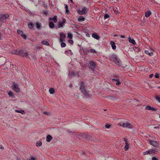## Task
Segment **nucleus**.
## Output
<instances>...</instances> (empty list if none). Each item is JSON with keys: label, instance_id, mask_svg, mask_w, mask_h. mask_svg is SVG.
Segmentation results:
<instances>
[{"label": "nucleus", "instance_id": "1", "mask_svg": "<svg viewBox=\"0 0 160 160\" xmlns=\"http://www.w3.org/2000/svg\"><path fill=\"white\" fill-rule=\"evenodd\" d=\"M118 125L123 128H128V129H132L133 127L132 124L128 122H121Z\"/></svg>", "mask_w": 160, "mask_h": 160}, {"label": "nucleus", "instance_id": "2", "mask_svg": "<svg viewBox=\"0 0 160 160\" xmlns=\"http://www.w3.org/2000/svg\"><path fill=\"white\" fill-rule=\"evenodd\" d=\"M80 90L83 93L85 97L86 98H88L89 97V94L86 91V89L84 86L83 83L82 82H81L80 83Z\"/></svg>", "mask_w": 160, "mask_h": 160}, {"label": "nucleus", "instance_id": "3", "mask_svg": "<svg viewBox=\"0 0 160 160\" xmlns=\"http://www.w3.org/2000/svg\"><path fill=\"white\" fill-rule=\"evenodd\" d=\"M112 60L115 64L119 67L121 66V61L115 55H112Z\"/></svg>", "mask_w": 160, "mask_h": 160}, {"label": "nucleus", "instance_id": "4", "mask_svg": "<svg viewBox=\"0 0 160 160\" xmlns=\"http://www.w3.org/2000/svg\"><path fill=\"white\" fill-rule=\"evenodd\" d=\"M12 89L15 92H20V89L18 88V85L13 82L12 85Z\"/></svg>", "mask_w": 160, "mask_h": 160}, {"label": "nucleus", "instance_id": "5", "mask_svg": "<svg viewBox=\"0 0 160 160\" xmlns=\"http://www.w3.org/2000/svg\"><path fill=\"white\" fill-rule=\"evenodd\" d=\"M156 151V149H151L148 151H146L143 153V155H144L148 154H151L152 153H154Z\"/></svg>", "mask_w": 160, "mask_h": 160}, {"label": "nucleus", "instance_id": "6", "mask_svg": "<svg viewBox=\"0 0 160 160\" xmlns=\"http://www.w3.org/2000/svg\"><path fill=\"white\" fill-rule=\"evenodd\" d=\"M88 11V9L86 7H83L81 10H79V13L80 14H86Z\"/></svg>", "mask_w": 160, "mask_h": 160}, {"label": "nucleus", "instance_id": "7", "mask_svg": "<svg viewBox=\"0 0 160 160\" xmlns=\"http://www.w3.org/2000/svg\"><path fill=\"white\" fill-rule=\"evenodd\" d=\"M149 143L155 147H157L159 145L158 142L156 141H154L153 140H149Z\"/></svg>", "mask_w": 160, "mask_h": 160}, {"label": "nucleus", "instance_id": "8", "mask_svg": "<svg viewBox=\"0 0 160 160\" xmlns=\"http://www.w3.org/2000/svg\"><path fill=\"white\" fill-rule=\"evenodd\" d=\"M65 22V19H63V22H59L58 25V28H63L64 26Z\"/></svg>", "mask_w": 160, "mask_h": 160}, {"label": "nucleus", "instance_id": "9", "mask_svg": "<svg viewBox=\"0 0 160 160\" xmlns=\"http://www.w3.org/2000/svg\"><path fill=\"white\" fill-rule=\"evenodd\" d=\"M124 141L125 142V146L124 147V149L125 151L127 150L129 148V144L128 142V141L126 138H124Z\"/></svg>", "mask_w": 160, "mask_h": 160}, {"label": "nucleus", "instance_id": "10", "mask_svg": "<svg viewBox=\"0 0 160 160\" xmlns=\"http://www.w3.org/2000/svg\"><path fill=\"white\" fill-rule=\"evenodd\" d=\"M22 52L21 50H14L12 51V53L13 54H15L17 55H20V53Z\"/></svg>", "mask_w": 160, "mask_h": 160}, {"label": "nucleus", "instance_id": "11", "mask_svg": "<svg viewBox=\"0 0 160 160\" xmlns=\"http://www.w3.org/2000/svg\"><path fill=\"white\" fill-rule=\"evenodd\" d=\"M112 82L115 83L116 85H119L121 84V82L120 81L119 79H118L113 78L112 79Z\"/></svg>", "mask_w": 160, "mask_h": 160}, {"label": "nucleus", "instance_id": "12", "mask_svg": "<svg viewBox=\"0 0 160 160\" xmlns=\"http://www.w3.org/2000/svg\"><path fill=\"white\" fill-rule=\"evenodd\" d=\"M145 109L146 110H151L152 111H156L157 109L154 107H152L149 106H147L145 107Z\"/></svg>", "mask_w": 160, "mask_h": 160}, {"label": "nucleus", "instance_id": "13", "mask_svg": "<svg viewBox=\"0 0 160 160\" xmlns=\"http://www.w3.org/2000/svg\"><path fill=\"white\" fill-rule=\"evenodd\" d=\"M22 52L20 53V55H22L23 57H26L28 55V53L26 50H21Z\"/></svg>", "mask_w": 160, "mask_h": 160}, {"label": "nucleus", "instance_id": "14", "mask_svg": "<svg viewBox=\"0 0 160 160\" xmlns=\"http://www.w3.org/2000/svg\"><path fill=\"white\" fill-rule=\"evenodd\" d=\"M9 16L8 14H2L0 16V17L2 19H5L7 18Z\"/></svg>", "mask_w": 160, "mask_h": 160}, {"label": "nucleus", "instance_id": "15", "mask_svg": "<svg viewBox=\"0 0 160 160\" xmlns=\"http://www.w3.org/2000/svg\"><path fill=\"white\" fill-rule=\"evenodd\" d=\"M128 41L132 43L133 45L136 44V42L135 40L131 37H129L128 38Z\"/></svg>", "mask_w": 160, "mask_h": 160}, {"label": "nucleus", "instance_id": "16", "mask_svg": "<svg viewBox=\"0 0 160 160\" xmlns=\"http://www.w3.org/2000/svg\"><path fill=\"white\" fill-rule=\"evenodd\" d=\"M92 36L93 38L97 40H99V36L96 33H93Z\"/></svg>", "mask_w": 160, "mask_h": 160}, {"label": "nucleus", "instance_id": "17", "mask_svg": "<svg viewBox=\"0 0 160 160\" xmlns=\"http://www.w3.org/2000/svg\"><path fill=\"white\" fill-rule=\"evenodd\" d=\"M110 44L111 45L112 49L114 50L116 48V46L115 42L113 41H111L110 42Z\"/></svg>", "mask_w": 160, "mask_h": 160}, {"label": "nucleus", "instance_id": "18", "mask_svg": "<svg viewBox=\"0 0 160 160\" xmlns=\"http://www.w3.org/2000/svg\"><path fill=\"white\" fill-rule=\"evenodd\" d=\"M77 74L78 73L77 72H70L69 74V76L70 77H72L73 76H75L76 75H77Z\"/></svg>", "mask_w": 160, "mask_h": 160}, {"label": "nucleus", "instance_id": "19", "mask_svg": "<svg viewBox=\"0 0 160 160\" xmlns=\"http://www.w3.org/2000/svg\"><path fill=\"white\" fill-rule=\"evenodd\" d=\"M34 26V24L32 22H30L28 24V26L29 28L31 29H32Z\"/></svg>", "mask_w": 160, "mask_h": 160}, {"label": "nucleus", "instance_id": "20", "mask_svg": "<svg viewBox=\"0 0 160 160\" xmlns=\"http://www.w3.org/2000/svg\"><path fill=\"white\" fill-rule=\"evenodd\" d=\"M52 139V137L50 135H48L46 138V141L47 142H50Z\"/></svg>", "mask_w": 160, "mask_h": 160}, {"label": "nucleus", "instance_id": "21", "mask_svg": "<svg viewBox=\"0 0 160 160\" xmlns=\"http://www.w3.org/2000/svg\"><path fill=\"white\" fill-rule=\"evenodd\" d=\"M49 20H53L55 22H57V16L56 15L54 16L53 18H50L49 19Z\"/></svg>", "mask_w": 160, "mask_h": 160}, {"label": "nucleus", "instance_id": "22", "mask_svg": "<svg viewBox=\"0 0 160 160\" xmlns=\"http://www.w3.org/2000/svg\"><path fill=\"white\" fill-rule=\"evenodd\" d=\"M55 26L54 24L52 22H50L49 23V27L51 28H53Z\"/></svg>", "mask_w": 160, "mask_h": 160}, {"label": "nucleus", "instance_id": "23", "mask_svg": "<svg viewBox=\"0 0 160 160\" xmlns=\"http://www.w3.org/2000/svg\"><path fill=\"white\" fill-rule=\"evenodd\" d=\"M60 36L61 38H62L64 39L66 37L65 34L62 32H61L60 34Z\"/></svg>", "mask_w": 160, "mask_h": 160}, {"label": "nucleus", "instance_id": "24", "mask_svg": "<svg viewBox=\"0 0 160 160\" xmlns=\"http://www.w3.org/2000/svg\"><path fill=\"white\" fill-rule=\"evenodd\" d=\"M89 64L91 66L93 67V68H95L96 67V64L93 61L90 62Z\"/></svg>", "mask_w": 160, "mask_h": 160}, {"label": "nucleus", "instance_id": "25", "mask_svg": "<svg viewBox=\"0 0 160 160\" xmlns=\"http://www.w3.org/2000/svg\"><path fill=\"white\" fill-rule=\"evenodd\" d=\"M15 112H16L20 113L22 114H24L25 113V112L23 110H21L19 111V110H15Z\"/></svg>", "mask_w": 160, "mask_h": 160}, {"label": "nucleus", "instance_id": "26", "mask_svg": "<svg viewBox=\"0 0 160 160\" xmlns=\"http://www.w3.org/2000/svg\"><path fill=\"white\" fill-rule=\"evenodd\" d=\"M151 14V12L150 11H148L147 12L145 13V16L148 18V17Z\"/></svg>", "mask_w": 160, "mask_h": 160}, {"label": "nucleus", "instance_id": "27", "mask_svg": "<svg viewBox=\"0 0 160 160\" xmlns=\"http://www.w3.org/2000/svg\"><path fill=\"white\" fill-rule=\"evenodd\" d=\"M41 26V23L38 22H37L36 23V27L38 29H39L40 28Z\"/></svg>", "mask_w": 160, "mask_h": 160}, {"label": "nucleus", "instance_id": "28", "mask_svg": "<svg viewBox=\"0 0 160 160\" xmlns=\"http://www.w3.org/2000/svg\"><path fill=\"white\" fill-rule=\"evenodd\" d=\"M55 91L53 88H50L49 89V92L51 94H53L54 93Z\"/></svg>", "mask_w": 160, "mask_h": 160}, {"label": "nucleus", "instance_id": "29", "mask_svg": "<svg viewBox=\"0 0 160 160\" xmlns=\"http://www.w3.org/2000/svg\"><path fill=\"white\" fill-rule=\"evenodd\" d=\"M42 143L41 141H38L36 143V146L37 147H39L42 145Z\"/></svg>", "mask_w": 160, "mask_h": 160}, {"label": "nucleus", "instance_id": "30", "mask_svg": "<svg viewBox=\"0 0 160 160\" xmlns=\"http://www.w3.org/2000/svg\"><path fill=\"white\" fill-rule=\"evenodd\" d=\"M17 32L19 34H20L21 35L23 34V31L20 29L18 30Z\"/></svg>", "mask_w": 160, "mask_h": 160}, {"label": "nucleus", "instance_id": "31", "mask_svg": "<svg viewBox=\"0 0 160 160\" xmlns=\"http://www.w3.org/2000/svg\"><path fill=\"white\" fill-rule=\"evenodd\" d=\"M68 38L70 39H72V34L70 32H68Z\"/></svg>", "mask_w": 160, "mask_h": 160}, {"label": "nucleus", "instance_id": "32", "mask_svg": "<svg viewBox=\"0 0 160 160\" xmlns=\"http://www.w3.org/2000/svg\"><path fill=\"white\" fill-rule=\"evenodd\" d=\"M85 18L82 17H81L79 18L78 19V20L79 21H83L85 20Z\"/></svg>", "mask_w": 160, "mask_h": 160}, {"label": "nucleus", "instance_id": "33", "mask_svg": "<svg viewBox=\"0 0 160 160\" xmlns=\"http://www.w3.org/2000/svg\"><path fill=\"white\" fill-rule=\"evenodd\" d=\"M65 8H66V13H68L69 12V10L68 9V7L67 5L65 4Z\"/></svg>", "mask_w": 160, "mask_h": 160}, {"label": "nucleus", "instance_id": "34", "mask_svg": "<svg viewBox=\"0 0 160 160\" xmlns=\"http://www.w3.org/2000/svg\"><path fill=\"white\" fill-rule=\"evenodd\" d=\"M155 99L157 100L158 102L160 103V97L158 96H156L155 97Z\"/></svg>", "mask_w": 160, "mask_h": 160}, {"label": "nucleus", "instance_id": "35", "mask_svg": "<svg viewBox=\"0 0 160 160\" xmlns=\"http://www.w3.org/2000/svg\"><path fill=\"white\" fill-rule=\"evenodd\" d=\"M43 113L44 114L48 116L50 115V112H47L46 111H43Z\"/></svg>", "mask_w": 160, "mask_h": 160}, {"label": "nucleus", "instance_id": "36", "mask_svg": "<svg viewBox=\"0 0 160 160\" xmlns=\"http://www.w3.org/2000/svg\"><path fill=\"white\" fill-rule=\"evenodd\" d=\"M29 160H37V158L35 157L31 156Z\"/></svg>", "mask_w": 160, "mask_h": 160}, {"label": "nucleus", "instance_id": "37", "mask_svg": "<svg viewBox=\"0 0 160 160\" xmlns=\"http://www.w3.org/2000/svg\"><path fill=\"white\" fill-rule=\"evenodd\" d=\"M8 95L10 96L13 97V94L12 92L10 91H9L8 93Z\"/></svg>", "mask_w": 160, "mask_h": 160}, {"label": "nucleus", "instance_id": "38", "mask_svg": "<svg viewBox=\"0 0 160 160\" xmlns=\"http://www.w3.org/2000/svg\"><path fill=\"white\" fill-rule=\"evenodd\" d=\"M42 43L43 44H45L47 46L49 45V43L47 42L46 41H44L42 42Z\"/></svg>", "mask_w": 160, "mask_h": 160}, {"label": "nucleus", "instance_id": "39", "mask_svg": "<svg viewBox=\"0 0 160 160\" xmlns=\"http://www.w3.org/2000/svg\"><path fill=\"white\" fill-rule=\"evenodd\" d=\"M109 15L108 14H106L104 16V19H106V18H109Z\"/></svg>", "mask_w": 160, "mask_h": 160}, {"label": "nucleus", "instance_id": "40", "mask_svg": "<svg viewBox=\"0 0 160 160\" xmlns=\"http://www.w3.org/2000/svg\"><path fill=\"white\" fill-rule=\"evenodd\" d=\"M155 77L156 78H159V74L158 73H156L155 74Z\"/></svg>", "mask_w": 160, "mask_h": 160}, {"label": "nucleus", "instance_id": "41", "mask_svg": "<svg viewBox=\"0 0 160 160\" xmlns=\"http://www.w3.org/2000/svg\"><path fill=\"white\" fill-rule=\"evenodd\" d=\"M21 36L24 39H26L27 37L25 35L22 34Z\"/></svg>", "mask_w": 160, "mask_h": 160}, {"label": "nucleus", "instance_id": "42", "mask_svg": "<svg viewBox=\"0 0 160 160\" xmlns=\"http://www.w3.org/2000/svg\"><path fill=\"white\" fill-rule=\"evenodd\" d=\"M66 44L64 42H62L61 44V46L62 47H64L66 46Z\"/></svg>", "mask_w": 160, "mask_h": 160}, {"label": "nucleus", "instance_id": "43", "mask_svg": "<svg viewBox=\"0 0 160 160\" xmlns=\"http://www.w3.org/2000/svg\"><path fill=\"white\" fill-rule=\"evenodd\" d=\"M110 125L109 124H107L105 126V127L106 128H109L110 127Z\"/></svg>", "mask_w": 160, "mask_h": 160}, {"label": "nucleus", "instance_id": "44", "mask_svg": "<svg viewBox=\"0 0 160 160\" xmlns=\"http://www.w3.org/2000/svg\"><path fill=\"white\" fill-rule=\"evenodd\" d=\"M160 128V124H159L158 125V126L154 127V128L155 129H159Z\"/></svg>", "mask_w": 160, "mask_h": 160}, {"label": "nucleus", "instance_id": "45", "mask_svg": "<svg viewBox=\"0 0 160 160\" xmlns=\"http://www.w3.org/2000/svg\"><path fill=\"white\" fill-rule=\"evenodd\" d=\"M68 42L69 43H70L71 44H72L73 43V41L72 40H69L68 41Z\"/></svg>", "mask_w": 160, "mask_h": 160}, {"label": "nucleus", "instance_id": "46", "mask_svg": "<svg viewBox=\"0 0 160 160\" xmlns=\"http://www.w3.org/2000/svg\"><path fill=\"white\" fill-rule=\"evenodd\" d=\"M90 51L91 52H96V51L94 50V49H91L90 50Z\"/></svg>", "mask_w": 160, "mask_h": 160}, {"label": "nucleus", "instance_id": "47", "mask_svg": "<svg viewBox=\"0 0 160 160\" xmlns=\"http://www.w3.org/2000/svg\"><path fill=\"white\" fill-rule=\"evenodd\" d=\"M64 39H63L62 38H60L59 39V41L60 42H62L63 41H64Z\"/></svg>", "mask_w": 160, "mask_h": 160}, {"label": "nucleus", "instance_id": "48", "mask_svg": "<svg viewBox=\"0 0 160 160\" xmlns=\"http://www.w3.org/2000/svg\"><path fill=\"white\" fill-rule=\"evenodd\" d=\"M152 160H158L155 157H153L152 158Z\"/></svg>", "mask_w": 160, "mask_h": 160}, {"label": "nucleus", "instance_id": "49", "mask_svg": "<svg viewBox=\"0 0 160 160\" xmlns=\"http://www.w3.org/2000/svg\"><path fill=\"white\" fill-rule=\"evenodd\" d=\"M148 54L150 56H151L153 55V53L152 52H149Z\"/></svg>", "mask_w": 160, "mask_h": 160}, {"label": "nucleus", "instance_id": "50", "mask_svg": "<svg viewBox=\"0 0 160 160\" xmlns=\"http://www.w3.org/2000/svg\"><path fill=\"white\" fill-rule=\"evenodd\" d=\"M145 53L148 54L149 53V51L148 50H145Z\"/></svg>", "mask_w": 160, "mask_h": 160}, {"label": "nucleus", "instance_id": "51", "mask_svg": "<svg viewBox=\"0 0 160 160\" xmlns=\"http://www.w3.org/2000/svg\"><path fill=\"white\" fill-rule=\"evenodd\" d=\"M154 76V74H151L149 75V77L151 78H152Z\"/></svg>", "mask_w": 160, "mask_h": 160}, {"label": "nucleus", "instance_id": "52", "mask_svg": "<svg viewBox=\"0 0 160 160\" xmlns=\"http://www.w3.org/2000/svg\"><path fill=\"white\" fill-rule=\"evenodd\" d=\"M0 149H4V148L2 147V145H0Z\"/></svg>", "mask_w": 160, "mask_h": 160}, {"label": "nucleus", "instance_id": "53", "mask_svg": "<svg viewBox=\"0 0 160 160\" xmlns=\"http://www.w3.org/2000/svg\"><path fill=\"white\" fill-rule=\"evenodd\" d=\"M120 37L122 38H124L125 37V36L124 35H121Z\"/></svg>", "mask_w": 160, "mask_h": 160}, {"label": "nucleus", "instance_id": "54", "mask_svg": "<svg viewBox=\"0 0 160 160\" xmlns=\"http://www.w3.org/2000/svg\"><path fill=\"white\" fill-rule=\"evenodd\" d=\"M152 139H154V140H155L156 139V138L155 137H152Z\"/></svg>", "mask_w": 160, "mask_h": 160}, {"label": "nucleus", "instance_id": "55", "mask_svg": "<svg viewBox=\"0 0 160 160\" xmlns=\"http://www.w3.org/2000/svg\"><path fill=\"white\" fill-rule=\"evenodd\" d=\"M1 38H2V36H1V33L0 32V39H1Z\"/></svg>", "mask_w": 160, "mask_h": 160}, {"label": "nucleus", "instance_id": "56", "mask_svg": "<svg viewBox=\"0 0 160 160\" xmlns=\"http://www.w3.org/2000/svg\"><path fill=\"white\" fill-rule=\"evenodd\" d=\"M146 68H147V69H148V66H146Z\"/></svg>", "mask_w": 160, "mask_h": 160}, {"label": "nucleus", "instance_id": "57", "mask_svg": "<svg viewBox=\"0 0 160 160\" xmlns=\"http://www.w3.org/2000/svg\"><path fill=\"white\" fill-rule=\"evenodd\" d=\"M117 36V35H114V37H116V36Z\"/></svg>", "mask_w": 160, "mask_h": 160}, {"label": "nucleus", "instance_id": "58", "mask_svg": "<svg viewBox=\"0 0 160 160\" xmlns=\"http://www.w3.org/2000/svg\"><path fill=\"white\" fill-rule=\"evenodd\" d=\"M114 12H115L116 13H118V12H117H117H116V11H114Z\"/></svg>", "mask_w": 160, "mask_h": 160}, {"label": "nucleus", "instance_id": "59", "mask_svg": "<svg viewBox=\"0 0 160 160\" xmlns=\"http://www.w3.org/2000/svg\"><path fill=\"white\" fill-rule=\"evenodd\" d=\"M70 0L71 1L72 3V0Z\"/></svg>", "mask_w": 160, "mask_h": 160}, {"label": "nucleus", "instance_id": "60", "mask_svg": "<svg viewBox=\"0 0 160 160\" xmlns=\"http://www.w3.org/2000/svg\"><path fill=\"white\" fill-rule=\"evenodd\" d=\"M158 88L160 89V87H158Z\"/></svg>", "mask_w": 160, "mask_h": 160}, {"label": "nucleus", "instance_id": "61", "mask_svg": "<svg viewBox=\"0 0 160 160\" xmlns=\"http://www.w3.org/2000/svg\"><path fill=\"white\" fill-rule=\"evenodd\" d=\"M104 111H106V109H104Z\"/></svg>", "mask_w": 160, "mask_h": 160}, {"label": "nucleus", "instance_id": "62", "mask_svg": "<svg viewBox=\"0 0 160 160\" xmlns=\"http://www.w3.org/2000/svg\"><path fill=\"white\" fill-rule=\"evenodd\" d=\"M159 117H160V115L159 116Z\"/></svg>", "mask_w": 160, "mask_h": 160}]
</instances>
